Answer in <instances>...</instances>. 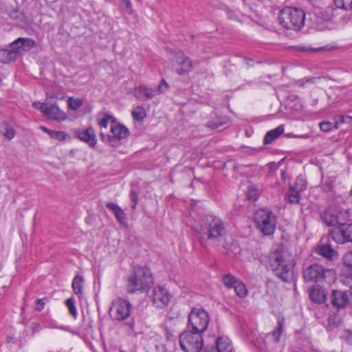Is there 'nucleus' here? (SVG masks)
<instances>
[{
  "mask_svg": "<svg viewBox=\"0 0 352 352\" xmlns=\"http://www.w3.org/2000/svg\"><path fill=\"white\" fill-rule=\"evenodd\" d=\"M18 55L19 51L15 50V48H10V50L0 48V63H8L15 60Z\"/></svg>",
  "mask_w": 352,
  "mask_h": 352,
  "instance_id": "nucleus-23",
  "label": "nucleus"
},
{
  "mask_svg": "<svg viewBox=\"0 0 352 352\" xmlns=\"http://www.w3.org/2000/svg\"><path fill=\"white\" fill-rule=\"evenodd\" d=\"M122 5L123 6V8L124 10L129 13L132 14L133 12V8H132V4L130 0H120Z\"/></svg>",
  "mask_w": 352,
  "mask_h": 352,
  "instance_id": "nucleus-48",
  "label": "nucleus"
},
{
  "mask_svg": "<svg viewBox=\"0 0 352 352\" xmlns=\"http://www.w3.org/2000/svg\"><path fill=\"white\" fill-rule=\"evenodd\" d=\"M110 133L111 134H106L101 131L100 136L102 142L109 144L112 147L118 146L119 142L126 138L130 133L129 129L124 125L116 122L111 124Z\"/></svg>",
  "mask_w": 352,
  "mask_h": 352,
  "instance_id": "nucleus-9",
  "label": "nucleus"
},
{
  "mask_svg": "<svg viewBox=\"0 0 352 352\" xmlns=\"http://www.w3.org/2000/svg\"><path fill=\"white\" fill-rule=\"evenodd\" d=\"M204 352H213V351H209L208 350H206Z\"/></svg>",
  "mask_w": 352,
  "mask_h": 352,
  "instance_id": "nucleus-59",
  "label": "nucleus"
},
{
  "mask_svg": "<svg viewBox=\"0 0 352 352\" xmlns=\"http://www.w3.org/2000/svg\"><path fill=\"white\" fill-rule=\"evenodd\" d=\"M238 281H239V280L235 276H234L230 274H226L223 277V284L228 289L234 288V285H236V282H238Z\"/></svg>",
  "mask_w": 352,
  "mask_h": 352,
  "instance_id": "nucleus-36",
  "label": "nucleus"
},
{
  "mask_svg": "<svg viewBox=\"0 0 352 352\" xmlns=\"http://www.w3.org/2000/svg\"><path fill=\"white\" fill-rule=\"evenodd\" d=\"M208 314L203 309L193 308L188 315L186 329L203 333L209 324Z\"/></svg>",
  "mask_w": 352,
  "mask_h": 352,
  "instance_id": "nucleus-7",
  "label": "nucleus"
},
{
  "mask_svg": "<svg viewBox=\"0 0 352 352\" xmlns=\"http://www.w3.org/2000/svg\"><path fill=\"white\" fill-rule=\"evenodd\" d=\"M351 118L350 116H338L335 123L331 122H322L320 123V128L324 132H328L331 131L334 126L336 129L338 128L339 126L342 123H349Z\"/></svg>",
  "mask_w": 352,
  "mask_h": 352,
  "instance_id": "nucleus-19",
  "label": "nucleus"
},
{
  "mask_svg": "<svg viewBox=\"0 0 352 352\" xmlns=\"http://www.w3.org/2000/svg\"><path fill=\"white\" fill-rule=\"evenodd\" d=\"M329 272L318 264L310 265L302 270V277L306 283H322L325 280V273Z\"/></svg>",
  "mask_w": 352,
  "mask_h": 352,
  "instance_id": "nucleus-12",
  "label": "nucleus"
},
{
  "mask_svg": "<svg viewBox=\"0 0 352 352\" xmlns=\"http://www.w3.org/2000/svg\"><path fill=\"white\" fill-rule=\"evenodd\" d=\"M50 137L58 140H65L67 135L63 131H52V132H50Z\"/></svg>",
  "mask_w": 352,
  "mask_h": 352,
  "instance_id": "nucleus-42",
  "label": "nucleus"
},
{
  "mask_svg": "<svg viewBox=\"0 0 352 352\" xmlns=\"http://www.w3.org/2000/svg\"><path fill=\"white\" fill-rule=\"evenodd\" d=\"M351 192H352V189H351Z\"/></svg>",
  "mask_w": 352,
  "mask_h": 352,
  "instance_id": "nucleus-60",
  "label": "nucleus"
},
{
  "mask_svg": "<svg viewBox=\"0 0 352 352\" xmlns=\"http://www.w3.org/2000/svg\"><path fill=\"white\" fill-rule=\"evenodd\" d=\"M261 190L256 185L250 184L247 189V198L248 201L254 202L260 195Z\"/></svg>",
  "mask_w": 352,
  "mask_h": 352,
  "instance_id": "nucleus-28",
  "label": "nucleus"
},
{
  "mask_svg": "<svg viewBox=\"0 0 352 352\" xmlns=\"http://www.w3.org/2000/svg\"><path fill=\"white\" fill-rule=\"evenodd\" d=\"M66 307H67L70 315L73 317L74 319H76L78 314L77 310L75 306V300L73 297L69 298L65 300V302Z\"/></svg>",
  "mask_w": 352,
  "mask_h": 352,
  "instance_id": "nucleus-33",
  "label": "nucleus"
},
{
  "mask_svg": "<svg viewBox=\"0 0 352 352\" xmlns=\"http://www.w3.org/2000/svg\"><path fill=\"white\" fill-rule=\"evenodd\" d=\"M47 104L46 102H34L32 104V106L39 111L44 115L45 111L47 110Z\"/></svg>",
  "mask_w": 352,
  "mask_h": 352,
  "instance_id": "nucleus-47",
  "label": "nucleus"
},
{
  "mask_svg": "<svg viewBox=\"0 0 352 352\" xmlns=\"http://www.w3.org/2000/svg\"><path fill=\"white\" fill-rule=\"evenodd\" d=\"M285 127L283 124H281L276 128L267 131L264 137L263 143L265 144H271L274 140L277 139L281 134L283 133Z\"/></svg>",
  "mask_w": 352,
  "mask_h": 352,
  "instance_id": "nucleus-24",
  "label": "nucleus"
},
{
  "mask_svg": "<svg viewBox=\"0 0 352 352\" xmlns=\"http://www.w3.org/2000/svg\"><path fill=\"white\" fill-rule=\"evenodd\" d=\"M217 352H232L233 347L228 338L221 337L216 341Z\"/></svg>",
  "mask_w": 352,
  "mask_h": 352,
  "instance_id": "nucleus-25",
  "label": "nucleus"
},
{
  "mask_svg": "<svg viewBox=\"0 0 352 352\" xmlns=\"http://www.w3.org/2000/svg\"><path fill=\"white\" fill-rule=\"evenodd\" d=\"M4 15L2 16V18L7 20L8 18L12 19H19V16L21 13L19 12L17 8H12L6 10Z\"/></svg>",
  "mask_w": 352,
  "mask_h": 352,
  "instance_id": "nucleus-37",
  "label": "nucleus"
},
{
  "mask_svg": "<svg viewBox=\"0 0 352 352\" xmlns=\"http://www.w3.org/2000/svg\"><path fill=\"white\" fill-rule=\"evenodd\" d=\"M337 8L344 10H352V0H334Z\"/></svg>",
  "mask_w": 352,
  "mask_h": 352,
  "instance_id": "nucleus-35",
  "label": "nucleus"
},
{
  "mask_svg": "<svg viewBox=\"0 0 352 352\" xmlns=\"http://www.w3.org/2000/svg\"><path fill=\"white\" fill-rule=\"evenodd\" d=\"M83 281V277L80 275H76L73 279L72 287L76 295H81L82 294Z\"/></svg>",
  "mask_w": 352,
  "mask_h": 352,
  "instance_id": "nucleus-29",
  "label": "nucleus"
},
{
  "mask_svg": "<svg viewBox=\"0 0 352 352\" xmlns=\"http://www.w3.org/2000/svg\"><path fill=\"white\" fill-rule=\"evenodd\" d=\"M278 19L285 28L300 30L304 25L305 12L301 8L285 7L279 12Z\"/></svg>",
  "mask_w": 352,
  "mask_h": 352,
  "instance_id": "nucleus-4",
  "label": "nucleus"
},
{
  "mask_svg": "<svg viewBox=\"0 0 352 352\" xmlns=\"http://www.w3.org/2000/svg\"><path fill=\"white\" fill-rule=\"evenodd\" d=\"M294 48L296 49V50L297 52H306V53H311V52H316L318 50V49L313 48V47H311L307 45H298V46L294 47Z\"/></svg>",
  "mask_w": 352,
  "mask_h": 352,
  "instance_id": "nucleus-44",
  "label": "nucleus"
},
{
  "mask_svg": "<svg viewBox=\"0 0 352 352\" xmlns=\"http://www.w3.org/2000/svg\"><path fill=\"white\" fill-rule=\"evenodd\" d=\"M179 344L185 352H199L204 346L202 333L186 329L179 336Z\"/></svg>",
  "mask_w": 352,
  "mask_h": 352,
  "instance_id": "nucleus-6",
  "label": "nucleus"
},
{
  "mask_svg": "<svg viewBox=\"0 0 352 352\" xmlns=\"http://www.w3.org/2000/svg\"><path fill=\"white\" fill-rule=\"evenodd\" d=\"M46 298H40L36 300L35 309L36 311H41L45 304Z\"/></svg>",
  "mask_w": 352,
  "mask_h": 352,
  "instance_id": "nucleus-50",
  "label": "nucleus"
},
{
  "mask_svg": "<svg viewBox=\"0 0 352 352\" xmlns=\"http://www.w3.org/2000/svg\"><path fill=\"white\" fill-rule=\"evenodd\" d=\"M344 282L347 283L349 286L352 287V273L350 276H346Z\"/></svg>",
  "mask_w": 352,
  "mask_h": 352,
  "instance_id": "nucleus-55",
  "label": "nucleus"
},
{
  "mask_svg": "<svg viewBox=\"0 0 352 352\" xmlns=\"http://www.w3.org/2000/svg\"><path fill=\"white\" fill-rule=\"evenodd\" d=\"M36 45L34 40L29 38H19L13 41L10 45V48H15L19 51V49L23 48V50L30 49Z\"/></svg>",
  "mask_w": 352,
  "mask_h": 352,
  "instance_id": "nucleus-21",
  "label": "nucleus"
},
{
  "mask_svg": "<svg viewBox=\"0 0 352 352\" xmlns=\"http://www.w3.org/2000/svg\"><path fill=\"white\" fill-rule=\"evenodd\" d=\"M295 189L298 191L302 192L307 188V182L302 176H298L296 179L295 184L293 186Z\"/></svg>",
  "mask_w": 352,
  "mask_h": 352,
  "instance_id": "nucleus-38",
  "label": "nucleus"
},
{
  "mask_svg": "<svg viewBox=\"0 0 352 352\" xmlns=\"http://www.w3.org/2000/svg\"><path fill=\"white\" fill-rule=\"evenodd\" d=\"M48 118L58 121H63L67 118L66 113L61 111L58 106L52 104H47V110L44 114Z\"/></svg>",
  "mask_w": 352,
  "mask_h": 352,
  "instance_id": "nucleus-18",
  "label": "nucleus"
},
{
  "mask_svg": "<svg viewBox=\"0 0 352 352\" xmlns=\"http://www.w3.org/2000/svg\"><path fill=\"white\" fill-rule=\"evenodd\" d=\"M320 219L327 226L336 228L341 223L349 221L350 214L346 210L330 207L320 213Z\"/></svg>",
  "mask_w": 352,
  "mask_h": 352,
  "instance_id": "nucleus-8",
  "label": "nucleus"
},
{
  "mask_svg": "<svg viewBox=\"0 0 352 352\" xmlns=\"http://www.w3.org/2000/svg\"><path fill=\"white\" fill-rule=\"evenodd\" d=\"M278 327L277 330L273 331V333H272L273 336L275 337V340H276V342H278L279 340L280 336L282 333V324L280 322L278 323Z\"/></svg>",
  "mask_w": 352,
  "mask_h": 352,
  "instance_id": "nucleus-51",
  "label": "nucleus"
},
{
  "mask_svg": "<svg viewBox=\"0 0 352 352\" xmlns=\"http://www.w3.org/2000/svg\"><path fill=\"white\" fill-rule=\"evenodd\" d=\"M113 307L114 318L117 320H124L130 316L132 305L128 300L119 298L113 304Z\"/></svg>",
  "mask_w": 352,
  "mask_h": 352,
  "instance_id": "nucleus-15",
  "label": "nucleus"
},
{
  "mask_svg": "<svg viewBox=\"0 0 352 352\" xmlns=\"http://www.w3.org/2000/svg\"><path fill=\"white\" fill-rule=\"evenodd\" d=\"M127 282V290L129 293H142L150 289L153 284L154 278L149 268L136 267L128 277Z\"/></svg>",
  "mask_w": 352,
  "mask_h": 352,
  "instance_id": "nucleus-3",
  "label": "nucleus"
},
{
  "mask_svg": "<svg viewBox=\"0 0 352 352\" xmlns=\"http://www.w3.org/2000/svg\"><path fill=\"white\" fill-rule=\"evenodd\" d=\"M132 117L135 120H143L146 116V111L141 106H138L131 112Z\"/></svg>",
  "mask_w": 352,
  "mask_h": 352,
  "instance_id": "nucleus-32",
  "label": "nucleus"
},
{
  "mask_svg": "<svg viewBox=\"0 0 352 352\" xmlns=\"http://www.w3.org/2000/svg\"><path fill=\"white\" fill-rule=\"evenodd\" d=\"M109 122L113 124V122H116L115 118L112 116L106 113L104 117L98 121V124L101 127L107 129Z\"/></svg>",
  "mask_w": 352,
  "mask_h": 352,
  "instance_id": "nucleus-40",
  "label": "nucleus"
},
{
  "mask_svg": "<svg viewBox=\"0 0 352 352\" xmlns=\"http://www.w3.org/2000/svg\"><path fill=\"white\" fill-rule=\"evenodd\" d=\"M173 61V66L179 75L187 74L192 69V60L181 51L176 52Z\"/></svg>",
  "mask_w": 352,
  "mask_h": 352,
  "instance_id": "nucleus-14",
  "label": "nucleus"
},
{
  "mask_svg": "<svg viewBox=\"0 0 352 352\" xmlns=\"http://www.w3.org/2000/svg\"><path fill=\"white\" fill-rule=\"evenodd\" d=\"M301 191L295 189L293 185H291L287 193V200L290 204H297L301 199Z\"/></svg>",
  "mask_w": 352,
  "mask_h": 352,
  "instance_id": "nucleus-26",
  "label": "nucleus"
},
{
  "mask_svg": "<svg viewBox=\"0 0 352 352\" xmlns=\"http://www.w3.org/2000/svg\"><path fill=\"white\" fill-rule=\"evenodd\" d=\"M344 339L348 344L352 345V330L345 331Z\"/></svg>",
  "mask_w": 352,
  "mask_h": 352,
  "instance_id": "nucleus-53",
  "label": "nucleus"
},
{
  "mask_svg": "<svg viewBox=\"0 0 352 352\" xmlns=\"http://www.w3.org/2000/svg\"><path fill=\"white\" fill-rule=\"evenodd\" d=\"M41 129L42 131H43L46 133L49 134V135L50 136V132H52V130H50V129H48L47 128H46L45 126H41Z\"/></svg>",
  "mask_w": 352,
  "mask_h": 352,
  "instance_id": "nucleus-56",
  "label": "nucleus"
},
{
  "mask_svg": "<svg viewBox=\"0 0 352 352\" xmlns=\"http://www.w3.org/2000/svg\"><path fill=\"white\" fill-rule=\"evenodd\" d=\"M322 188L324 189V190H325L327 192L330 191L333 187V180L329 179V178L325 179L322 177Z\"/></svg>",
  "mask_w": 352,
  "mask_h": 352,
  "instance_id": "nucleus-46",
  "label": "nucleus"
},
{
  "mask_svg": "<svg viewBox=\"0 0 352 352\" xmlns=\"http://www.w3.org/2000/svg\"><path fill=\"white\" fill-rule=\"evenodd\" d=\"M339 326V321L337 320L336 316H330L328 318V324L327 329L331 331Z\"/></svg>",
  "mask_w": 352,
  "mask_h": 352,
  "instance_id": "nucleus-41",
  "label": "nucleus"
},
{
  "mask_svg": "<svg viewBox=\"0 0 352 352\" xmlns=\"http://www.w3.org/2000/svg\"><path fill=\"white\" fill-rule=\"evenodd\" d=\"M172 296L165 287L157 285L151 291L150 298L157 308H164L168 305Z\"/></svg>",
  "mask_w": 352,
  "mask_h": 352,
  "instance_id": "nucleus-13",
  "label": "nucleus"
},
{
  "mask_svg": "<svg viewBox=\"0 0 352 352\" xmlns=\"http://www.w3.org/2000/svg\"><path fill=\"white\" fill-rule=\"evenodd\" d=\"M344 265L352 270V251L346 252L343 257Z\"/></svg>",
  "mask_w": 352,
  "mask_h": 352,
  "instance_id": "nucleus-43",
  "label": "nucleus"
},
{
  "mask_svg": "<svg viewBox=\"0 0 352 352\" xmlns=\"http://www.w3.org/2000/svg\"><path fill=\"white\" fill-rule=\"evenodd\" d=\"M254 222L259 231L266 236L274 232L276 226V216L270 210L261 209L254 216Z\"/></svg>",
  "mask_w": 352,
  "mask_h": 352,
  "instance_id": "nucleus-5",
  "label": "nucleus"
},
{
  "mask_svg": "<svg viewBox=\"0 0 352 352\" xmlns=\"http://www.w3.org/2000/svg\"><path fill=\"white\" fill-rule=\"evenodd\" d=\"M74 136L87 144L91 148H94L97 144L96 131L91 126L75 130Z\"/></svg>",
  "mask_w": 352,
  "mask_h": 352,
  "instance_id": "nucleus-16",
  "label": "nucleus"
},
{
  "mask_svg": "<svg viewBox=\"0 0 352 352\" xmlns=\"http://www.w3.org/2000/svg\"><path fill=\"white\" fill-rule=\"evenodd\" d=\"M234 291L236 294L241 298H243L248 294V289L246 286L242 281L239 280L236 282V284L234 285Z\"/></svg>",
  "mask_w": 352,
  "mask_h": 352,
  "instance_id": "nucleus-34",
  "label": "nucleus"
},
{
  "mask_svg": "<svg viewBox=\"0 0 352 352\" xmlns=\"http://www.w3.org/2000/svg\"><path fill=\"white\" fill-rule=\"evenodd\" d=\"M191 226L199 234L202 245L224 246L226 230L220 218L211 214H199Z\"/></svg>",
  "mask_w": 352,
  "mask_h": 352,
  "instance_id": "nucleus-1",
  "label": "nucleus"
},
{
  "mask_svg": "<svg viewBox=\"0 0 352 352\" xmlns=\"http://www.w3.org/2000/svg\"><path fill=\"white\" fill-rule=\"evenodd\" d=\"M68 106L72 110H77L82 105V100L80 98H69Z\"/></svg>",
  "mask_w": 352,
  "mask_h": 352,
  "instance_id": "nucleus-39",
  "label": "nucleus"
},
{
  "mask_svg": "<svg viewBox=\"0 0 352 352\" xmlns=\"http://www.w3.org/2000/svg\"><path fill=\"white\" fill-rule=\"evenodd\" d=\"M226 119L223 117L214 116L212 117V120L206 124V126L211 129H216L218 127L223 126L226 124Z\"/></svg>",
  "mask_w": 352,
  "mask_h": 352,
  "instance_id": "nucleus-31",
  "label": "nucleus"
},
{
  "mask_svg": "<svg viewBox=\"0 0 352 352\" xmlns=\"http://www.w3.org/2000/svg\"><path fill=\"white\" fill-rule=\"evenodd\" d=\"M168 87L169 86L166 81L164 79H162L156 89L142 85L133 89V94L137 100L146 101L152 99L157 94L165 93Z\"/></svg>",
  "mask_w": 352,
  "mask_h": 352,
  "instance_id": "nucleus-10",
  "label": "nucleus"
},
{
  "mask_svg": "<svg viewBox=\"0 0 352 352\" xmlns=\"http://www.w3.org/2000/svg\"><path fill=\"white\" fill-rule=\"evenodd\" d=\"M316 252L318 254H320L322 256L328 258H331L334 254V251L332 250L331 246L328 244L321 245L318 246L316 250Z\"/></svg>",
  "mask_w": 352,
  "mask_h": 352,
  "instance_id": "nucleus-30",
  "label": "nucleus"
},
{
  "mask_svg": "<svg viewBox=\"0 0 352 352\" xmlns=\"http://www.w3.org/2000/svg\"><path fill=\"white\" fill-rule=\"evenodd\" d=\"M30 328L32 331V333H35L38 332L42 329V327L38 322H32L30 324Z\"/></svg>",
  "mask_w": 352,
  "mask_h": 352,
  "instance_id": "nucleus-54",
  "label": "nucleus"
},
{
  "mask_svg": "<svg viewBox=\"0 0 352 352\" xmlns=\"http://www.w3.org/2000/svg\"><path fill=\"white\" fill-rule=\"evenodd\" d=\"M309 298L314 302L322 304L327 299V294L318 285L314 286L309 291Z\"/></svg>",
  "mask_w": 352,
  "mask_h": 352,
  "instance_id": "nucleus-20",
  "label": "nucleus"
},
{
  "mask_svg": "<svg viewBox=\"0 0 352 352\" xmlns=\"http://www.w3.org/2000/svg\"><path fill=\"white\" fill-rule=\"evenodd\" d=\"M309 137L308 135H296L295 138H307Z\"/></svg>",
  "mask_w": 352,
  "mask_h": 352,
  "instance_id": "nucleus-57",
  "label": "nucleus"
},
{
  "mask_svg": "<svg viewBox=\"0 0 352 352\" xmlns=\"http://www.w3.org/2000/svg\"><path fill=\"white\" fill-rule=\"evenodd\" d=\"M106 207L114 214L116 220L120 224L126 223V214L120 206L114 203H107Z\"/></svg>",
  "mask_w": 352,
  "mask_h": 352,
  "instance_id": "nucleus-22",
  "label": "nucleus"
},
{
  "mask_svg": "<svg viewBox=\"0 0 352 352\" xmlns=\"http://www.w3.org/2000/svg\"><path fill=\"white\" fill-rule=\"evenodd\" d=\"M270 266L274 274L283 281L288 283L292 278V269L294 266L290 252L280 248L270 254L269 258Z\"/></svg>",
  "mask_w": 352,
  "mask_h": 352,
  "instance_id": "nucleus-2",
  "label": "nucleus"
},
{
  "mask_svg": "<svg viewBox=\"0 0 352 352\" xmlns=\"http://www.w3.org/2000/svg\"><path fill=\"white\" fill-rule=\"evenodd\" d=\"M330 234L331 239L338 243L352 242V223H341L331 230Z\"/></svg>",
  "mask_w": 352,
  "mask_h": 352,
  "instance_id": "nucleus-11",
  "label": "nucleus"
},
{
  "mask_svg": "<svg viewBox=\"0 0 352 352\" xmlns=\"http://www.w3.org/2000/svg\"><path fill=\"white\" fill-rule=\"evenodd\" d=\"M330 297L332 305L338 309L346 307L349 302L347 294L340 290H333Z\"/></svg>",
  "mask_w": 352,
  "mask_h": 352,
  "instance_id": "nucleus-17",
  "label": "nucleus"
},
{
  "mask_svg": "<svg viewBox=\"0 0 352 352\" xmlns=\"http://www.w3.org/2000/svg\"><path fill=\"white\" fill-rule=\"evenodd\" d=\"M338 12L337 7L328 6L320 11V14L324 21H331L336 19Z\"/></svg>",
  "mask_w": 352,
  "mask_h": 352,
  "instance_id": "nucleus-27",
  "label": "nucleus"
},
{
  "mask_svg": "<svg viewBox=\"0 0 352 352\" xmlns=\"http://www.w3.org/2000/svg\"><path fill=\"white\" fill-rule=\"evenodd\" d=\"M130 199L133 202V205L131 206V208L133 210H135L136 208V205L138 203V193L133 190H131L130 192Z\"/></svg>",
  "mask_w": 352,
  "mask_h": 352,
  "instance_id": "nucleus-49",
  "label": "nucleus"
},
{
  "mask_svg": "<svg viewBox=\"0 0 352 352\" xmlns=\"http://www.w3.org/2000/svg\"><path fill=\"white\" fill-rule=\"evenodd\" d=\"M12 339H13V338H12V337H11V336H8V337L7 338V340H8V342H10L12 340Z\"/></svg>",
  "mask_w": 352,
  "mask_h": 352,
  "instance_id": "nucleus-58",
  "label": "nucleus"
},
{
  "mask_svg": "<svg viewBox=\"0 0 352 352\" xmlns=\"http://www.w3.org/2000/svg\"><path fill=\"white\" fill-rule=\"evenodd\" d=\"M319 80H320L319 78H311L307 79V80L302 79V80L298 81V85L299 86H304L305 84L307 83V82L314 84V83H316Z\"/></svg>",
  "mask_w": 352,
  "mask_h": 352,
  "instance_id": "nucleus-52",
  "label": "nucleus"
},
{
  "mask_svg": "<svg viewBox=\"0 0 352 352\" xmlns=\"http://www.w3.org/2000/svg\"><path fill=\"white\" fill-rule=\"evenodd\" d=\"M4 125L6 131L3 135L8 140H10L14 137V131L7 123H5Z\"/></svg>",
  "mask_w": 352,
  "mask_h": 352,
  "instance_id": "nucleus-45",
  "label": "nucleus"
}]
</instances>
